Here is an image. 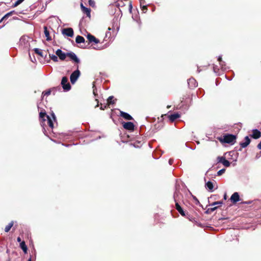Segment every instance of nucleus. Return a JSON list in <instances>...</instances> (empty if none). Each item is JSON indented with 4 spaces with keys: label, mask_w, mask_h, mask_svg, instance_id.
Masks as SVG:
<instances>
[{
    "label": "nucleus",
    "mask_w": 261,
    "mask_h": 261,
    "mask_svg": "<svg viewBox=\"0 0 261 261\" xmlns=\"http://www.w3.org/2000/svg\"><path fill=\"white\" fill-rule=\"evenodd\" d=\"M43 28H44V33L45 36L46 38V40H47V41L50 40L51 39L49 35V32L47 30V27L46 26H44Z\"/></svg>",
    "instance_id": "nucleus-20"
},
{
    "label": "nucleus",
    "mask_w": 261,
    "mask_h": 261,
    "mask_svg": "<svg viewBox=\"0 0 261 261\" xmlns=\"http://www.w3.org/2000/svg\"><path fill=\"white\" fill-rule=\"evenodd\" d=\"M205 188L210 192L213 191L214 185L212 182L208 181L205 184Z\"/></svg>",
    "instance_id": "nucleus-19"
},
{
    "label": "nucleus",
    "mask_w": 261,
    "mask_h": 261,
    "mask_svg": "<svg viewBox=\"0 0 261 261\" xmlns=\"http://www.w3.org/2000/svg\"><path fill=\"white\" fill-rule=\"evenodd\" d=\"M230 199L231 201L233 203H236L237 202L239 201L240 200V199L239 193L238 192H234L231 196Z\"/></svg>",
    "instance_id": "nucleus-10"
},
{
    "label": "nucleus",
    "mask_w": 261,
    "mask_h": 261,
    "mask_svg": "<svg viewBox=\"0 0 261 261\" xmlns=\"http://www.w3.org/2000/svg\"><path fill=\"white\" fill-rule=\"evenodd\" d=\"M218 61L219 62V64L221 66V68L222 69H226V68L225 67V63L222 60V57L221 56H219L218 58Z\"/></svg>",
    "instance_id": "nucleus-25"
},
{
    "label": "nucleus",
    "mask_w": 261,
    "mask_h": 261,
    "mask_svg": "<svg viewBox=\"0 0 261 261\" xmlns=\"http://www.w3.org/2000/svg\"><path fill=\"white\" fill-rule=\"evenodd\" d=\"M257 147L258 148V149H261V140L259 143L257 145Z\"/></svg>",
    "instance_id": "nucleus-39"
},
{
    "label": "nucleus",
    "mask_w": 261,
    "mask_h": 261,
    "mask_svg": "<svg viewBox=\"0 0 261 261\" xmlns=\"http://www.w3.org/2000/svg\"><path fill=\"white\" fill-rule=\"evenodd\" d=\"M24 0H17L13 5V7H16L20 4Z\"/></svg>",
    "instance_id": "nucleus-29"
},
{
    "label": "nucleus",
    "mask_w": 261,
    "mask_h": 261,
    "mask_svg": "<svg viewBox=\"0 0 261 261\" xmlns=\"http://www.w3.org/2000/svg\"><path fill=\"white\" fill-rule=\"evenodd\" d=\"M80 75V71L77 69L73 71L70 76V80L71 83L73 84L77 81Z\"/></svg>",
    "instance_id": "nucleus-4"
},
{
    "label": "nucleus",
    "mask_w": 261,
    "mask_h": 261,
    "mask_svg": "<svg viewBox=\"0 0 261 261\" xmlns=\"http://www.w3.org/2000/svg\"><path fill=\"white\" fill-rule=\"evenodd\" d=\"M13 225V222L11 221L5 228V232H8Z\"/></svg>",
    "instance_id": "nucleus-27"
},
{
    "label": "nucleus",
    "mask_w": 261,
    "mask_h": 261,
    "mask_svg": "<svg viewBox=\"0 0 261 261\" xmlns=\"http://www.w3.org/2000/svg\"><path fill=\"white\" fill-rule=\"evenodd\" d=\"M49 56L50 59H51L53 61L57 62L58 61V56L53 55V54H49Z\"/></svg>",
    "instance_id": "nucleus-26"
},
{
    "label": "nucleus",
    "mask_w": 261,
    "mask_h": 261,
    "mask_svg": "<svg viewBox=\"0 0 261 261\" xmlns=\"http://www.w3.org/2000/svg\"><path fill=\"white\" fill-rule=\"evenodd\" d=\"M67 57H69L71 60L75 63H79L80 61V59L77 57L75 54L73 52L67 53Z\"/></svg>",
    "instance_id": "nucleus-8"
},
{
    "label": "nucleus",
    "mask_w": 261,
    "mask_h": 261,
    "mask_svg": "<svg viewBox=\"0 0 261 261\" xmlns=\"http://www.w3.org/2000/svg\"><path fill=\"white\" fill-rule=\"evenodd\" d=\"M50 93H51V91H50V90H47V91H44V92L42 93V94H43V95H44V96H45V95H47H47H50Z\"/></svg>",
    "instance_id": "nucleus-34"
},
{
    "label": "nucleus",
    "mask_w": 261,
    "mask_h": 261,
    "mask_svg": "<svg viewBox=\"0 0 261 261\" xmlns=\"http://www.w3.org/2000/svg\"><path fill=\"white\" fill-rule=\"evenodd\" d=\"M188 84L190 88H194L196 87L198 84L194 78H190L188 80Z\"/></svg>",
    "instance_id": "nucleus-9"
},
{
    "label": "nucleus",
    "mask_w": 261,
    "mask_h": 261,
    "mask_svg": "<svg viewBox=\"0 0 261 261\" xmlns=\"http://www.w3.org/2000/svg\"><path fill=\"white\" fill-rule=\"evenodd\" d=\"M17 242H21V239H20V237H18V238H17Z\"/></svg>",
    "instance_id": "nucleus-41"
},
{
    "label": "nucleus",
    "mask_w": 261,
    "mask_h": 261,
    "mask_svg": "<svg viewBox=\"0 0 261 261\" xmlns=\"http://www.w3.org/2000/svg\"><path fill=\"white\" fill-rule=\"evenodd\" d=\"M173 162V160L172 159H169V164L170 165H172Z\"/></svg>",
    "instance_id": "nucleus-40"
},
{
    "label": "nucleus",
    "mask_w": 261,
    "mask_h": 261,
    "mask_svg": "<svg viewBox=\"0 0 261 261\" xmlns=\"http://www.w3.org/2000/svg\"><path fill=\"white\" fill-rule=\"evenodd\" d=\"M20 247L21 248V249L23 250V251L24 252V253H27L28 247H27V245H25V243L24 241L20 242Z\"/></svg>",
    "instance_id": "nucleus-21"
},
{
    "label": "nucleus",
    "mask_w": 261,
    "mask_h": 261,
    "mask_svg": "<svg viewBox=\"0 0 261 261\" xmlns=\"http://www.w3.org/2000/svg\"><path fill=\"white\" fill-rule=\"evenodd\" d=\"M39 116L41 119V125L44 128L46 125V122L47 125L51 128L54 127L53 120H56V117L54 113L51 114L52 118L47 115L45 112H41L39 113Z\"/></svg>",
    "instance_id": "nucleus-1"
},
{
    "label": "nucleus",
    "mask_w": 261,
    "mask_h": 261,
    "mask_svg": "<svg viewBox=\"0 0 261 261\" xmlns=\"http://www.w3.org/2000/svg\"><path fill=\"white\" fill-rule=\"evenodd\" d=\"M140 3V6L145 3V0H139Z\"/></svg>",
    "instance_id": "nucleus-38"
},
{
    "label": "nucleus",
    "mask_w": 261,
    "mask_h": 261,
    "mask_svg": "<svg viewBox=\"0 0 261 261\" xmlns=\"http://www.w3.org/2000/svg\"><path fill=\"white\" fill-rule=\"evenodd\" d=\"M61 85L63 89L65 91H69L71 89V86L70 84L68 83V79L66 76L62 77Z\"/></svg>",
    "instance_id": "nucleus-5"
},
{
    "label": "nucleus",
    "mask_w": 261,
    "mask_h": 261,
    "mask_svg": "<svg viewBox=\"0 0 261 261\" xmlns=\"http://www.w3.org/2000/svg\"><path fill=\"white\" fill-rule=\"evenodd\" d=\"M32 39L27 36H22L19 40V46L22 49L29 50L30 47V42Z\"/></svg>",
    "instance_id": "nucleus-2"
},
{
    "label": "nucleus",
    "mask_w": 261,
    "mask_h": 261,
    "mask_svg": "<svg viewBox=\"0 0 261 261\" xmlns=\"http://www.w3.org/2000/svg\"><path fill=\"white\" fill-rule=\"evenodd\" d=\"M123 127L127 130H133L134 129V124L132 122H124L123 124Z\"/></svg>",
    "instance_id": "nucleus-11"
},
{
    "label": "nucleus",
    "mask_w": 261,
    "mask_h": 261,
    "mask_svg": "<svg viewBox=\"0 0 261 261\" xmlns=\"http://www.w3.org/2000/svg\"><path fill=\"white\" fill-rule=\"evenodd\" d=\"M175 206H176V210L178 211V212L182 215V216H185V212L184 211H183V210L182 209V208L181 207V206L179 205V204L176 202V204H175Z\"/></svg>",
    "instance_id": "nucleus-22"
},
{
    "label": "nucleus",
    "mask_w": 261,
    "mask_h": 261,
    "mask_svg": "<svg viewBox=\"0 0 261 261\" xmlns=\"http://www.w3.org/2000/svg\"><path fill=\"white\" fill-rule=\"evenodd\" d=\"M179 117H180L179 114H178V113H174V114L170 115L169 116V120H170V121L173 122L176 119L179 118Z\"/></svg>",
    "instance_id": "nucleus-18"
},
{
    "label": "nucleus",
    "mask_w": 261,
    "mask_h": 261,
    "mask_svg": "<svg viewBox=\"0 0 261 261\" xmlns=\"http://www.w3.org/2000/svg\"><path fill=\"white\" fill-rule=\"evenodd\" d=\"M132 8H133V6H132V3H129V10L130 12L132 11Z\"/></svg>",
    "instance_id": "nucleus-36"
},
{
    "label": "nucleus",
    "mask_w": 261,
    "mask_h": 261,
    "mask_svg": "<svg viewBox=\"0 0 261 261\" xmlns=\"http://www.w3.org/2000/svg\"><path fill=\"white\" fill-rule=\"evenodd\" d=\"M218 162L222 163L225 167H229L230 166V162L225 159L223 156H219L218 158Z\"/></svg>",
    "instance_id": "nucleus-12"
},
{
    "label": "nucleus",
    "mask_w": 261,
    "mask_h": 261,
    "mask_svg": "<svg viewBox=\"0 0 261 261\" xmlns=\"http://www.w3.org/2000/svg\"><path fill=\"white\" fill-rule=\"evenodd\" d=\"M56 54L61 60H64L67 57V54L63 52L61 49H58L56 51Z\"/></svg>",
    "instance_id": "nucleus-7"
},
{
    "label": "nucleus",
    "mask_w": 261,
    "mask_h": 261,
    "mask_svg": "<svg viewBox=\"0 0 261 261\" xmlns=\"http://www.w3.org/2000/svg\"><path fill=\"white\" fill-rule=\"evenodd\" d=\"M261 136V133L259 130H258L257 129H253L252 130V134L251 135V137L255 139H257L259 138H260Z\"/></svg>",
    "instance_id": "nucleus-15"
},
{
    "label": "nucleus",
    "mask_w": 261,
    "mask_h": 261,
    "mask_svg": "<svg viewBox=\"0 0 261 261\" xmlns=\"http://www.w3.org/2000/svg\"><path fill=\"white\" fill-rule=\"evenodd\" d=\"M236 139V136L231 134H227L223 136V138L220 139V141L225 143L233 144L235 142Z\"/></svg>",
    "instance_id": "nucleus-3"
},
{
    "label": "nucleus",
    "mask_w": 261,
    "mask_h": 261,
    "mask_svg": "<svg viewBox=\"0 0 261 261\" xmlns=\"http://www.w3.org/2000/svg\"><path fill=\"white\" fill-rule=\"evenodd\" d=\"M223 203L222 201H216L214 202L212 204V205H222Z\"/></svg>",
    "instance_id": "nucleus-33"
},
{
    "label": "nucleus",
    "mask_w": 261,
    "mask_h": 261,
    "mask_svg": "<svg viewBox=\"0 0 261 261\" xmlns=\"http://www.w3.org/2000/svg\"><path fill=\"white\" fill-rule=\"evenodd\" d=\"M34 50L36 54L39 55L40 57H43L42 51L41 49L37 48H35L34 49Z\"/></svg>",
    "instance_id": "nucleus-28"
},
{
    "label": "nucleus",
    "mask_w": 261,
    "mask_h": 261,
    "mask_svg": "<svg viewBox=\"0 0 261 261\" xmlns=\"http://www.w3.org/2000/svg\"><path fill=\"white\" fill-rule=\"evenodd\" d=\"M113 97H114L113 96L109 97L108 99V103L109 104H113L114 103V101H112V99L113 98Z\"/></svg>",
    "instance_id": "nucleus-30"
},
{
    "label": "nucleus",
    "mask_w": 261,
    "mask_h": 261,
    "mask_svg": "<svg viewBox=\"0 0 261 261\" xmlns=\"http://www.w3.org/2000/svg\"><path fill=\"white\" fill-rule=\"evenodd\" d=\"M28 261H31V257H30Z\"/></svg>",
    "instance_id": "nucleus-44"
},
{
    "label": "nucleus",
    "mask_w": 261,
    "mask_h": 261,
    "mask_svg": "<svg viewBox=\"0 0 261 261\" xmlns=\"http://www.w3.org/2000/svg\"><path fill=\"white\" fill-rule=\"evenodd\" d=\"M16 12H15V11H11L10 12H9V13H7L6 14H5L3 17V18H2L1 19V21L3 20H5L7 18H8L9 16H11L12 14H15Z\"/></svg>",
    "instance_id": "nucleus-24"
},
{
    "label": "nucleus",
    "mask_w": 261,
    "mask_h": 261,
    "mask_svg": "<svg viewBox=\"0 0 261 261\" xmlns=\"http://www.w3.org/2000/svg\"><path fill=\"white\" fill-rule=\"evenodd\" d=\"M244 140V142H241L240 144L242 148L246 147L250 143V139L248 136H246Z\"/></svg>",
    "instance_id": "nucleus-16"
},
{
    "label": "nucleus",
    "mask_w": 261,
    "mask_h": 261,
    "mask_svg": "<svg viewBox=\"0 0 261 261\" xmlns=\"http://www.w3.org/2000/svg\"><path fill=\"white\" fill-rule=\"evenodd\" d=\"M120 116L126 120H130L133 119V117L129 114L126 112L121 111Z\"/></svg>",
    "instance_id": "nucleus-17"
},
{
    "label": "nucleus",
    "mask_w": 261,
    "mask_h": 261,
    "mask_svg": "<svg viewBox=\"0 0 261 261\" xmlns=\"http://www.w3.org/2000/svg\"><path fill=\"white\" fill-rule=\"evenodd\" d=\"M175 194H176V193H175L174 195V197H175Z\"/></svg>",
    "instance_id": "nucleus-45"
},
{
    "label": "nucleus",
    "mask_w": 261,
    "mask_h": 261,
    "mask_svg": "<svg viewBox=\"0 0 261 261\" xmlns=\"http://www.w3.org/2000/svg\"><path fill=\"white\" fill-rule=\"evenodd\" d=\"M81 8L82 9V11L83 13H85L88 17H90V12L91 10L89 8H88L86 7H85L83 3L81 4Z\"/></svg>",
    "instance_id": "nucleus-13"
},
{
    "label": "nucleus",
    "mask_w": 261,
    "mask_h": 261,
    "mask_svg": "<svg viewBox=\"0 0 261 261\" xmlns=\"http://www.w3.org/2000/svg\"><path fill=\"white\" fill-rule=\"evenodd\" d=\"M88 2L90 6L92 7L95 6V2L93 0H89Z\"/></svg>",
    "instance_id": "nucleus-32"
},
{
    "label": "nucleus",
    "mask_w": 261,
    "mask_h": 261,
    "mask_svg": "<svg viewBox=\"0 0 261 261\" xmlns=\"http://www.w3.org/2000/svg\"><path fill=\"white\" fill-rule=\"evenodd\" d=\"M217 207H216V206L214 207H212L211 208H208V211H210L211 212H213L215 210H216L217 209Z\"/></svg>",
    "instance_id": "nucleus-35"
},
{
    "label": "nucleus",
    "mask_w": 261,
    "mask_h": 261,
    "mask_svg": "<svg viewBox=\"0 0 261 261\" xmlns=\"http://www.w3.org/2000/svg\"><path fill=\"white\" fill-rule=\"evenodd\" d=\"M62 34L65 35H66L67 36L72 37L73 36L74 32H73V30L72 28H69L64 29L62 30Z\"/></svg>",
    "instance_id": "nucleus-6"
},
{
    "label": "nucleus",
    "mask_w": 261,
    "mask_h": 261,
    "mask_svg": "<svg viewBox=\"0 0 261 261\" xmlns=\"http://www.w3.org/2000/svg\"><path fill=\"white\" fill-rule=\"evenodd\" d=\"M75 42L76 43L78 44L84 43L85 42V39L83 37L79 35L76 36L75 38Z\"/></svg>",
    "instance_id": "nucleus-23"
},
{
    "label": "nucleus",
    "mask_w": 261,
    "mask_h": 261,
    "mask_svg": "<svg viewBox=\"0 0 261 261\" xmlns=\"http://www.w3.org/2000/svg\"><path fill=\"white\" fill-rule=\"evenodd\" d=\"M87 38L89 40V42H94L95 44H97L99 42V40L96 39L94 36L90 34H88L87 36Z\"/></svg>",
    "instance_id": "nucleus-14"
},
{
    "label": "nucleus",
    "mask_w": 261,
    "mask_h": 261,
    "mask_svg": "<svg viewBox=\"0 0 261 261\" xmlns=\"http://www.w3.org/2000/svg\"><path fill=\"white\" fill-rule=\"evenodd\" d=\"M225 171V169H222L220 170L219 171H218L217 175L218 176L221 175L223 173H224Z\"/></svg>",
    "instance_id": "nucleus-31"
},
{
    "label": "nucleus",
    "mask_w": 261,
    "mask_h": 261,
    "mask_svg": "<svg viewBox=\"0 0 261 261\" xmlns=\"http://www.w3.org/2000/svg\"><path fill=\"white\" fill-rule=\"evenodd\" d=\"M141 7L143 11H144V10L146 11L147 10L146 6H142H142H141Z\"/></svg>",
    "instance_id": "nucleus-37"
},
{
    "label": "nucleus",
    "mask_w": 261,
    "mask_h": 261,
    "mask_svg": "<svg viewBox=\"0 0 261 261\" xmlns=\"http://www.w3.org/2000/svg\"><path fill=\"white\" fill-rule=\"evenodd\" d=\"M96 90L93 89V94L94 95H96Z\"/></svg>",
    "instance_id": "nucleus-42"
},
{
    "label": "nucleus",
    "mask_w": 261,
    "mask_h": 261,
    "mask_svg": "<svg viewBox=\"0 0 261 261\" xmlns=\"http://www.w3.org/2000/svg\"><path fill=\"white\" fill-rule=\"evenodd\" d=\"M244 203H246V204H249V203H250V202H245Z\"/></svg>",
    "instance_id": "nucleus-43"
}]
</instances>
